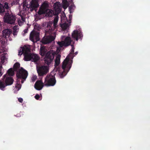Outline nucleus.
Instances as JSON below:
<instances>
[{
	"instance_id": "f257e3e1",
	"label": "nucleus",
	"mask_w": 150,
	"mask_h": 150,
	"mask_svg": "<svg viewBox=\"0 0 150 150\" xmlns=\"http://www.w3.org/2000/svg\"><path fill=\"white\" fill-rule=\"evenodd\" d=\"M30 47L29 45L25 46L20 48L18 55H21L23 54L24 59L26 61H31L36 62L40 59L39 56L37 54L30 53Z\"/></svg>"
},
{
	"instance_id": "f03ea898",
	"label": "nucleus",
	"mask_w": 150,
	"mask_h": 150,
	"mask_svg": "<svg viewBox=\"0 0 150 150\" xmlns=\"http://www.w3.org/2000/svg\"><path fill=\"white\" fill-rule=\"evenodd\" d=\"M71 49L69 56L67 57L63 62L62 68L64 70L61 73L59 70L58 69V73L60 75L61 77L62 78L65 76L68 71L71 67L72 62V56L71 55L74 54V47L73 45H71Z\"/></svg>"
},
{
	"instance_id": "7ed1b4c3",
	"label": "nucleus",
	"mask_w": 150,
	"mask_h": 150,
	"mask_svg": "<svg viewBox=\"0 0 150 150\" xmlns=\"http://www.w3.org/2000/svg\"><path fill=\"white\" fill-rule=\"evenodd\" d=\"M28 76L27 71L23 68L21 67L17 72L16 76L17 79L16 81V84L14 89L15 92H16L19 90L21 88V85L20 84L21 81L23 83Z\"/></svg>"
},
{
	"instance_id": "20e7f679",
	"label": "nucleus",
	"mask_w": 150,
	"mask_h": 150,
	"mask_svg": "<svg viewBox=\"0 0 150 150\" xmlns=\"http://www.w3.org/2000/svg\"><path fill=\"white\" fill-rule=\"evenodd\" d=\"M37 0H32L31 1H30L29 0H26L24 1L22 5L23 11H21V13H25L27 8H30L32 11L35 8H37L38 6V4L37 1Z\"/></svg>"
},
{
	"instance_id": "39448f33",
	"label": "nucleus",
	"mask_w": 150,
	"mask_h": 150,
	"mask_svg": "<svg viewBox=\"0 0 150 150\" xmlns=\"http://www.w3.org/2000/svg\"><path fill=\"white\" fill-rule=\"evenodd\" d=\"M48 4L47 2H44L40 8L38 13L39 15L45 14L46 16H51L52 15H56L53 11L47 9Z\"/></svg>"
},
{
	"instance_id": "423d86ee",
	"label": "nucleus",
	"mask_w": 150,
	"mask_h": 150,
	"mask_svg": "<svg viewBox=\"0 0 150 150\" xmlns=\"http://www.w3.org/2000/svg\"><path fill=\"white\" fill-rule=\"evenodd\" d=\"M52 73L50 74L47 75L45 79L44 82V86H54L56 83V81L54 74Z\"/></svg>"
},
{
	"instance_id": "0eeeda50",
	"label": "nucleus",
	"mask_w": 150,
	"mask_h": 150,
	"mask_svg": "<svg viewBox=\"0 0 150 150\" xmlns=\"http://www.w3.org/2000/svg\"><path fill=\"white\" fill-rule=\"evenodd\" d=\"M5 79V85L1 81H0V89L3 90H4L3 89L6 86L12 84L13 81V80L12 78L10 76H8L7 75H5L4 76L3 80H4Z\"/></svg>"
},
{
	"instance_id": "6e6552de",
	"label": "nucleus",
	"mask_w": 150,
	"mask_h": 150,
	"mask_svg": "<svg viewBox=\"0 0 150 150\" xmlns=\"http://www.w3.org/2000/svg\"><path fill=\"white\" fill-rule=\"evenodd\" d=\"M55 54V52L53 50L48 52L44 58L45 63L47 65L50 64L52 61Z\"/></svg>"
},
{
	"instance_id": "1a4fd4ad",
	"label": "nucleus",
	"mask_w": 150,
	"mask_h": 150,
	"mask_svg": "<svg viewBox=\"0 0 150 150\" xmlns=\"http://www.w3.org/2000/svg\"><path fill=\"white\" fill-rule=\"evenodd\" d=\"M61 39L63 40L62 41L57 42V44L60 47L67 46L70 45L71 42L70 38L69 37L65 38V36H62L61 37Z\"/></svg>"
},
{
	"instance_id": "9d476101",
	"label": "nucleus",
	"mask_w": 150,
	"mask_h": 150,
	"mask_svg": "<svg viewBox=\"0 0 150 150\" xmlns=\"http://www.w3.org/2000/svg\"><path fill=\"white\" fill-rule=\"evenodd\" d=\"M58 16H56L54 19L53 27H52V23L51 22H48L47 23V30L49 33L53 31L57 27V23L58 21Z\"/></svg>"
},
{
	"instance_id": "9b49d317",
	"label": "nucleus",
	"mask_w": 150,
	"mask_h": 150,
	"mask_svg": "<svg viewBox=\"0 0 150 150\" xmlns=\"http://www.w3.org/2000/svg\"><path fill=\"white\" fill-rule=\"evenodd\" d=\"M4 21L9 24H13L16 20L15 16L12 13L6 14L4 18Z\"/></svg>"
},
{
	"instance_id": "f8f14e48",
	"label": "nucleus",
	"mask_w": 150,
	"mask_h": 150,
	"mask_svg": "<svg viewBox=\"0 0 150 150\" xmlns=\"http://www.w3.org/2000/svg\"><path fill=\"white\" fill-rule=\"evenodd\" d=\"M49 67L47 66H42L37 68V71L40 76H43L48 72Z\"/></svg>"
},
{
	"instance_id": "ddd939ff",
	"label": "nucleus",
	"mask_w": 150,
	"mask_h": 150,
	"mask_svg": "<svg viewBox=\"0 0 150 150\" xmlns=\"http://www.w3.org/2000/svg\"><path fill=\"white\" fill-rule=\"evenodd\" d=\"M67 21V18L64 14L62 15L61 17V21L62 23H64L62 24H60L61 27L63 30H67L68 28V27L70 25V24L67 23L66 22Z\"/></svg>"
},
{
	"instance_id": "4468645a",
	"label": "nucleus",
	"mask_w": 150,
	"mask_h": 150,
	"mask_svg": "<svg viewBox=\"0 0 150 150\" xmlns=\"http://www.w3.org/2000/svg\"><path fill=\"white\" fill-rule=\"evenodd\" d=\"M6 49H3L2 51L0 52V62L2 64L6 63L7 61L6 53L3 52L6 51Z\"/></svg>"
},
{
	"instance_id": "2eb2a0df",
	"label": "nucleus",
	"mask_w": 150,
	"mask_h": 150,
	"mask_svg": "<svg viewBox=\"0 0 150 150\" xmlns=\"http://www.w3.org/2000/svg\"><path fill=\"white\" fill-rule=\"evenodd\" d=\"M39 34L37 32L33 31L30 34V40L34 42L39 40Z\"/></svg>"
},
{
	"instance_id": "dca6fc26",
	"label": "nucleus",
	"mask_w": 150,
	"mask_h": 150,
	"mask_svg": "<svg viewBox=\"0 0 150 150\" xmlns=\"http://www.w3.org/2000/svg\"><path fill=\"white\" fill-rule=\"evenodd\" d=\"M55 36H45L43 38L42 42L44 44L48 43L53 40L55 39Z\"/></svg>"
},
{
	"instance_id": "f3484780",
	"label": "nucleus",
	"mask_w": 150,
	"mask_h": 150,
	"mask_svg": "<svg viewBox=\"0 0 150 150\" xmlns=\"http://www.w3.org/2000/svg\"><path fill=\"white\" fill-rule=\"evenodd\" d=\"M54 8L55 11V14H58L61 11V6L59 2L55 3L54 5Z\"/></svg>"
},
{
	"instance_id": "a211bd4d",
	"label": "nucleus",
	"mask_w": 150,
	"mask_h": 150,
	"mask_svg": "<svg viewBox=\"0 0 150 150\" xmlns=\"http://www.w3.org/2000/svg\"><path fill=\"white\" fill-rule=\"evenodd\" d=\"M44 84L41 80L37 81L35 84V88L38 90H41L44 86Z\"/></svg>"
},
{
	"instance_id": "6ab92c4d",
	"label": "nucleus",
	"mask_w": 150,
	"mask_h": 150,
	"mask_svg": "<svg viewBox=\"0 0 150 150\" xmlns=\"http://www.w3.org/2000/svg\"><path fill=\"white\" fill-rule=\"evenodd\" d=\"M12 33L11 30L9 29H6L3 32V36L4 38H9Z\"/></svg>"
},
{
	"instance_id": "aec40b11",
	"label": "nucleus",
	"mask_w": 150,
	"mask_h": 150,
	"mask_svg": "<svg viewBox=\"0 0 150 150\" xmlns=\"http://www.w3.org/2000/svg\"><path fill=\"white\" fill-rule=\"evenodd\" d=\"M46 49L44 47H42L40 48V54L42 56L45 55L47 53Z\"/></svg>"
},
{
	"instance_id": "412c9836",
	"label": "nucleus",
	"mask_w": 150,
	"mask_h": 150,
	"mask_svg": "<svg viewBox=\"0 0 150 150\" xmlns=\"http://www.w3.org/2000/svg\"><path fill=\"white\" fill-rule=\"evenodd\" d=\"M60 56L59 55H58L55 60V66H57L60 63Z\"/></svg>"
},
{
	"instance_id": "4be33fe9",
	"label": "nucleus",
	"mask_w": 150,
	"mask_h": 150,
	"mask_svg": "<svg viewBox=\"0 0 150 150\" xmlns=\"http://www.w3.org/2000/svg\"><path fill=\"white\" fill-rule=\"evenodd\" d=\"M62 7L64 9H66L68 6L69 4L67 0H63L62 3Z\"/></svg>"
},
{
	"instance_id": "5701e85b",
	"label": "nucleus",
	"mask_w": 150,
	"mask_h": 150,
	"mask_svg": "<svg viewBox=\"0 0 150 150\" xmlns=\"http://www.w3.org/2000/svg\"><path fill=\"white\" fill-rule=\"evenodd\" d=\"M21 19L19 20L18 21V24L20 26H21L25 22L24 18L21 16Z\"/></svg>"
},
{
	"instance_id": "b1692460",
	"label": "nucleus",
	"mask_w": 150,
	"mask_h": 150,
	"mask_svg": "<svg viewBox=\"0 0 150 150\" xmlns=\"http://www.w3.org/2000/svg\"><path fill=\"white\" fill-rule=\"evenodd\" d=\"M18 26H15L13 28V35L14 36L16 35L18 31Z\"/></svg>"
},
{
	"instance_id": "393cba45",
	"label": "nucleus",
	"mask_w": 150,
	"mask_h": 150,
	"mask_svg": "<svg viewBox=\"0 0 150 150\" xmlns=\"http://www.w3.org/2000/svg\"><path fill=\"white\" fill-rule=\"evenodd\" d=\"M20 64L18 63H16L14 65V69L16 71L19 68Z\"/></svg>"
},
{
	"instance_id": "a878e982",
	"label": "nucleus",
	"mask_w": 150,
	"mask_h": 150,
	"mask_svg": "<svg viewBox=\"0 0 150 150\" xmlns=\"http://www.w3.org/2000/svg\"><path fill=\"white\" fill-rule=\"evenodd\" d=\"M7 73L9 76H13L14 74V71L11 69H9Z\"/></svg>"
},
{
	"instance_id": "bb28decb",
	"label": "nucleus",
	"mask_w": 150,
	"mask_h": 150,
	"mask_svg": "<svg viewBox=\"0 0 150 150\" xmlns=\"http://www.w3.org/2000/svg\"><path fill=\"white\" fill-rule=\"evenodd\" d=\"M4 70L1 64H0V76H1L3 74Z\"/></svg>"
},
{
	"instance_id": "cd10ccee",
	"label": "nucleus",
	"mask_w": 150,
	"mask_h": 150,
	"mask_svg": "<svg viewBox=\"0 0 150 150\" xmlns=\"http://www.w3.org/2000/svg\"><path fill=\"white\" fill-rule=\"evenodd\" d=\"M4 11V6L0 4V12L2 13Z\"/></svg>"
},
{
	"instance_id": "c85d7f7f",
	"label": "nucleus",
	"mask_w": 150,
	"mask_h": 150,
	"mask_svg": "<svg viewBox=\"0 0 150 150\" xmlns=\"http://www.w3.org/2000/svg\"><path fill=\"white\" fill-rule=\"evenodd\" d=\"M4 8H5L6 9H9V7L7 3H5L4 4Z\"/></svg>"
},
{
	"instance_id": "c756f323",
	"label": "nucleus",
	"mask_w": 150,
	"mask_h": 150,
	"mask_svg": "<svg viewBox=\"0 0 150 150\" xmlns=\"http://www.w3.org/2000/svg\"><path fill=\"white\" fill-rule=\"evenodd\" d=\"M37 78V76H35V75L33 76L32 77V79H31L32 81L33 82L35 81L36 79Z\"/></svg>"
},
{
	"instance_id": "7c9ffc66",
	"label": "nucleus",
	"mask_w": 150,
	"mask_h": 150,
	"mask_svg": "<svg viewBox=\"0 0 150 150\" xmlns=\"http://www.w3.org/2000/svg\"><path fill=\"white\" fill-rule=\"evenodd\" d=\"M35 98L37 100H40L41 99H40V96L39 95L37 94L35 96Z\"/></svg>"
},
{
	"instance_id": "2f4dec72",
	"label": "nucleus",
	"mask_w": 150,
	"mask_h": 150,
	"mask_svg": "<svg viewBox=\"0 0 150 150\" xmlns=\"http://www.w3.org/2000/svg\"><path fill=\"white\" fill-rule=\"evenodd\" d=\"M72 37L74 38H75V30H74L72 33Z\"/></svg>"
},
{
	"instance_id": "473e14b6",
	"label": "nucleus",
	"mask_w": 150,
	"mask_h": 150,
	"mask_svg": "<svg viewBox=\"0 0 150 150\" xmlns=\"http://www.w3.org/2000/svg\"><path fill=\"white\" fill-rule=\"evenodd\" d=\"M18 100L19 102L22 103L23 101V99L21 98H18Z\"/></svg>"
},
{
	"instance_id": "72a5a7b5",
	"label": "nucleus",
	"mask_w": 150,
	"mask_h": 150,
	"mask_svg": "<svg viewBox=\"0 0 150 150\" xmlns=\"http://www.w3.org/2000/svg\"><path fill=\"white\" fill-rule=\"evenodd\" d=\"M28 29H25L24 30L23 32L24 33H26L28 32Z\"/></svg>"
},
{
	"instance_id": "f704fd0d",
	"label": "nucleus",
	"mask_w": 150,
	"mask_h": 150,
	"mask_svg": "<svg viewBox=\"0 0 150 150\" xmlns=\"http://www.w3.org/2000/svg\"><path fill=\"white\" fill-rule=\"evenodd\" d=\"M60 50H61V49H60V48H59V47L57 48V52H59Z\"/></svg>"
},
{
	"instance_id": "c9c22d12",
	"label": "nucleus",
	"mask_w": 150,
	"mask_h": 150,
	"mask_svg": "<svg viewBox=\"0 0 150 150\" xmlns=\"http://www.w3.org/2000/svg\"><path fill=\"white\" fill-rule=\"evenodd\" d=\"M54 33H55V32H54V35H55V34H54Z\"/></svg>"
}]
</instances>
